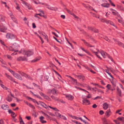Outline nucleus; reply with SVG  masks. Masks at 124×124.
Instances as JSON below:
<instances>
[{
    "label": "nucleus",
    "mask_w": 124,
    "mask_h": 124,
    "mask_svg": "<svg viewBox=\"0 0 124 124\" xmlns=\"http://www.w3.org/2000/svg\"><path fill=\"white\" fill-rule=\"evenodd\" d=\"M70 116L74 119H75L77 120H78V119H80L81 121H83V120H82V119L81 117L79 118L78 117H76L75 116H72L71 115H70Z\"/></svg>",
    "instance_id": "nucleus-22"
},
{
    "label": "nucleus",
    "mask_w": 124,
    "mask_h": 124,
    "mask_svg": "<svg viewBox=\"0 0 124 124\" xmlns=\"http://www.w3.org/2000/svg\"><path fill=\"white\" fill-rule=\"evenodd\" d=\"M51 93L54 95L58 93L54 89L51 90Z\"/></svg>",
    "instance_id": "nucleus-23"
},
{
    "label": "nucleus",
    "mask_w": 124,
    "mask_h": 124,
    "mask_svg": "<svg viewBox=\"0 0 124 124\" xmlns=\"http://www.w3.org/2000/svg\"><path fill=\"white\" fill-rule=\"evenodd\" d=\"M33 54V53L32 51L28 50L26 52L25 55H26L27 57H28L32 55Z\"/></svg>",
    "instance_id": "nucleus-7"
},
{
    "label": "nucleus",
    "mask_w": 124,
    "mask_h": 124,
    "mask_svg": "<svg viewBox=\"0 0 124 124\" xmlns=\"http://www.w3.org/2000/svg\"><path fill=\"white\" fill-rule=\"evenodd\" d=\"M26 52L25 50L23 49H22L20 51H19V53H22L23 54H25V53H26Z\"/></svg>",
    "instance_id": "nucleus-29"
},
{
    "label": "nucleus",
    "mask_w": 124,
    "mask_h": 124,
    "mask_svg": "<svg viewBox=\"0 0 124 124\" xmlns=\"http://www.w3.org/2000/svg\"><path fill=\"white\" fill-rule=\"evenodd\" d=\"M11 96H12V97H14V96L11 93V92H10V94H9L8 96V97L6 98V100L10 102L11 101L12 99V98H11Z\"/></svg>",
    "instance_id": "nucleus-5"
},
{
    "label": "nucleus",
    "mask_w": 124,
    "mask_h": 124,
    "mask_svg": "<svg viewBox=\"0 0 124 124\" xmlns=\"http://www.w3.org/2000/svg\"><path fill=\"white\" fill-rule=\"evenodd\" d=\"M43 97H44L45 98L47 99L49 98V97L48 96L44 94Z\"/></svg>",
    "instance_id": "nucleus-49"
},
{
    "label": "nucleus",
    "mask_w": 124,
    "mask_h": 124,
    "mask_svg": "<svg viewBox=\"0 0 124 124\" xmlns=\"http://www.w3.org/2000/svg\"><path fill=\"white\" fill-rule=\"evenodd\" d=\"M112 13L113 15H116L118 17H121L120 15L116 10L114 12H112Z\"/></svg>",
    "instance_id": "nucleus-15"
},
{
    "label": "nucleus",
    "mask_w": 124,
    "mask_h": 124,
    "mask_svg": "<svg viewBox=\"0 0 124 124\" xmlns=\"http://www.w3.org/2000/svg\"><path fill=\"white\" fill-rule=\"evenodd\" d=\"M30 107L33 108L35 109V108L34 106L32 105V104H31L30 103H29V104L28 105Z\"/></svg>",
    "instance_id": "nucleus-44"
},
{
    "label": "nucleus",
    "mask_w": 124,
    "mask_h": 124,
    "mask_svg": "<svg viewBox=\"0 0 124 124\" xmlns=\"http://www.w3.org/2000/svg\"><path fill=\"white\" fill-rule=\"evenodd\" d=\"M0 124H4L3 121L2 120H0Z\"/></svg>",
    "instance_id": "nucleus-64"
},
{
    "label": "nucleus",
    "mask_w": 124,
    "mask_h": 124,
    "mask_svg": "<svg viewBox=\"0 0 124 124\" xmlns=\"http://www.w3.org/2000/svg\"><path fill=\"white\" fill-rule=\"evenodd\" d=\"M106 20L103 19H100V21L103 23H105Z\"/></svg>",
    "instance_id": "nucleus-54"
},
{
    "label": "nucleus",
    "mask_w": 124,
    "mask_h": 124,
    "mask_svg": "<svg viewBox=\"0 0 124 124\" xmlns=\"http://www.w3.org/2000/svg\"><path fill=\"white\" fill-rule=\"evenodd\" d=\"M110 25L115 26L114 25V24L113 22H112L111 21H110L109 23Z\"/></svg>",
    "instance_id": "nucleus-56"
},
{
    "label": "nucleus",
    "mask_w": 124,
    "mask_h": 124,
    "mask_svg": "<svg viewBox=\"0 0 124 124\" xmlns=\"http://www.w3.org/2000/svg\"><path fill=\"white\" fill-rule=\"evenodd\" d=\"M93 31L95 32L98 33L99 32V31L98 29H93Z\"/></svg>",
    "instance_id": "nucleus-57"
},
{
    "label": "nucleus",
    "mask_w": 124,
    "mask_h": 124,
    "mask_svg": "<svg viewBox=\"0 0 124 124\" xmlns=\"http://www.w3.org/2000/svg\"><path fill=\"white\" fill-rule=\"evenodd\" d=\"M40 59V57H39L38 58H36V59H35L34 60L32 61L33 62H36L37 61L39 60Z\"/></svg>",
    "instance_id": "nucleus-42"
},
{
    "label": "nucleus",
    "mask_w": 124,
    "mask_h": 124,
    "mask_svg": "<svg viewBox=\"0 0 124 124\" xmlns=\"http://www.w3.org/2000/svg\"><path fill=\"white\" fill-rule=\"evenodd\" d=\"M116 43L117 44H118L119 46L123 47L124 46V44L122 42H120L118 41H116Z\"/></svg>",
    "instance_id": "nucleus-24"
},
{
    "label": "nucleus",
    "mask_w": 124,
    "mask_h": 124,
    "mask_svg": "<svg viewBox=\"0 0 124 124\" xmlns=\"http://www.w3.org/2000/svg\"><path fill=\"white\" fill-rule=\"evenodd\" d=\"M30 92L33 96L36 97L37 98L41 99V97L39 95L34 94V93L31 91H30Z\"/></svg>",
    "instance_id": "nucleus-28"
},
{
    "label": "nucleus",
    "mask_w": 124,
    "mask_h": 124,
    "mask_svg": "<svg viewBox=\"0 0 124 124\" xmlns=\"http://www.w3.org/2000/svg\"><path fill=\"white\" fill-rule=\"evenodd\" d=\"M48 114L49 115H51V116H55V115H54V114L52 113H51V112H48Z\"/></svg>",
    "instance_id": "nucleus-58"
},
{
    "label": "nucleus",
    "mask_w": 124,
    "mask_h": 124,
    "mask_svg": "<svg viewBox=\"0 0 124 124\" xmlns=\"http://www.w3.org/2000/svg\"><path fill=\"white\" fill-rule=\"evenodd\" d=\"M6 37L8 39H13L15 38V36L13 34L9 33L7 34Z\"/></svg>",
    "instance_id": "nucleus-3"
},
{
    "label": "nucleus",
    "mask_w": 124,
    "mask_h": 124,
    "mask_svg": "<svg viewBox=\"0 0 124 124\" xmlns=\"http://www.w3.org/2000/svg\"><path fill=\"white\" fill-rule=\"evenodd\" d=\"M16 8L17 10H19L20 9V7L18 5L17 3H16Z\"/></svg>",
    "instance_id": "nucleus-53"
},
{
    "label": "nucleus",
    "mask_w": 124,
    "mask_h": 124,
    "mask_svg": "<svg viewBox=\"0 0 124 124\" xmlns=\"http://www.w3.org/2000/svg\"><path fill=\"white\" fill-rule=\"evenodd\" d=\"M9 49L10 50L14 51V53H15V52H17L18 51L17 50H16L14 49V48H12V47L11 46H10L9 47Z\"/></svg>",
    "instance_id": "nucleus-33"
},
{
    "label": "nucleus",
    "mask_w": 124,
    "mask_h": 124,
    "mask_svg": "<svg viewBox=\"0 0 124 124\" xmlns=\"http://www.w3.org/2000/svg\"><path fill=\"white\" fill-rule=\"evenodd\" d=\"M19 74L21 75H22V76H24L26 78H27L29 79H31V78L30 76L28 75H27L26 74H25L24 73L22 72H19Z\"/></svg>",
    "instance_id": "nucleus-8"
},
{
    "label": "nucleus",
    "mask_w": 124,
    "mask_h": 124,
    "mask_svg": "<svg viewBox=\"0 0 124 124\" xmlns=\"http://www.w3.org/2000/svg\"><path fill=\"white\" fill-rule=\"evenodd\" d=\"M103 123L104 124H108L107 121L106 120H104Z\"/></svg>",
    "instance_id": "nucleus-62"
},
{
    "label": "nucleus",
    "mask_w": 124,
    "mask_h": 124,
    "mask_svg": "<svg viewBox=\"0 0 124 124\" xmlns=\"http://www.w3.org/2000/svg\"><path fill=\"white\" fill-rule=\"evenodd\" d=\"M32 101L34 103H36L38 105H39L38 102L35 99H33Z\"/></svg>",
    "instance_id": "nucleus-47"
},
{
    "label": "nucleus",
    "mask_w": 124,
    "mask_h": 124,
    "mask_svg": "<svg viewBox=\"0 0 124 124\" xmlns=\"http://www.w3.org/2000/svg\"><path fill=\"white\" fill-rule=\"evenodd\" d=\"M96 51H93V53L95 54V55L99 58H100L101 60L102 59L99 56L100 54H101V55L104 58H106L105 54L106 53L104 52L103 51L101 52L98 49H96Z\"/></svg>",
    "instance_id": "nucleus-1"
},
{
    "label": "nucleus",
    "mask_w": 124,
    "mask_h": 124,
    "mask_svg": "<svg viewBox=\"0 0 124 124\" xmlns=\"http://www.w3.org/2000/svg\"><path fill=\"white\" fill-rule=\"evenodd\" d=\"M124 118L123 117H118V119L121 121H123V119H124Z\"/></svg>",
    "instance_id": "nucleus-59"
},
{
    "label": "nucleus",
    "mask_w": 124,
    "mask_h": 124,
    "mask_svg": "<svg viewBox=\"0 0 124 124\" xmlns=\"http://www.w3.org/2000/svg\"><path fill=\"white\" fill-rule=\"evenodd\" d=\"M101 5L104 7L108 8L109 7V4L108 3H103L101 4Z\"/></svg>",
    "instance_id": "nucleus-25"
},
{
    "label": "nucleus",
    "mask_w": 124,
    "mask_h": 124,
    "mask_svg": "<svg viewBox=\"0 0 124 124\" xmlns=\"http://www.w3.org/2000/svg\"><path fill=\"white\" fill-rule=\"evenodd\" d=\"M81 48L83 51L85 52V53H88V52L87 51V50L85 49L84 48L82 47H81Z\"/></svg>",
    "instance_id": "nucleus-52"
},
{
    "label": "nucleus",
    "mask_w": 124,
    "mask_h": 124,
    "mask_svg": "<svg viewBox=\"0 0 124 124\" xmlns=\"http://www.w3.org/2000/svg\"><path fill=\"white\" fill-rule=\"evenodd\" d=\"M0 85L1 86V87L2 88H3V89H5V90H7V89L8 88L7 87H6L5 86H4V85H3L1 84Z\"/></svg>",
    "instance_id": "nucleus-39"
},
{
    "label": "nucleus",
    "mask_w": 124,
    "mask_h": 124,
    "mask_svg": "<svg viewBox=\"0 0 124 124\" xmlns=\"http://www.w3.org/2000/svg\"><path fill=\"white\" fill-rule=\"evenodd\" d=\"M43 97H44L45 98L47 99L49 98V97L48 96L44 94Z\"/></svg>",
    "instance_id": "nucleus-48"
},
{
    "label": "nucleus",
    "mask_w": 124,
    "mask_h": 124,
    "mask_svg": "<svg viewBox=\"0 0 124 124\" xmlns=\"http://www.w3.org/2000/svg\"><path fill=\"white\" fill-rule=\"evenodd\" d=\"M51 97L55 101H57L58 100V98L54 97L53 96H51Z\"/></svg>",
    "instance_id": "nucleus-37"
},
{
    "label": "nucleus",
    "mask_w": 124,
    "mask_h": 124,
    "mask_svg": "<svg viewBox=\"0 0 124 124\" xmlns=\"http://www.w3.org/2000/svg\"><path fill=\"white\" fill-rule=\"evenodd\" d=\"M110 85L109 84H108L106 87L108 89H110Z\"/></svg>",
    "instance_id": "nucleus-63"
},
{
    "label": "nucleus",
    "mask_w": 124,
    "mask_h": 124,
    "mask_svg": "<svg viewBox=\"0 0 124 124\" xmlns=\"http://www.w3.org/2000/svg\"><path fill=\"white\" fill-rule=\"evenodd\" d=\"M111 83L113 85V87H114L116 86V85L115 83L114 82L112 81L111 82Z\"/></svg>",
    "instance_id": "nucleus-61"
},
{
    "label": "nucleus",
    "mask_w": 124,
    "mask_h": 124,
    "mask_svg": "<svg viewBox=\"0 0 124 124\" xmlns=\"http://www.w3.org/2000/svg\"><path fill=\"white\" fill-rule=\"evenodd\" d=\"M22 1V3L23 4L27 6V8L29 9H31V6L27 2L24 1L23 0H21Z\"/></svg>",
    "instance_id": "nucleus-6"
},
{
    "label": "nucleus",
    "mask_w": 124,
    "mask_h": 124,
    "mask_svg": "<svg viewBox=\"0 0 124 124\" xmlns=\"http://www.w3.org/2000/svg\"><path fill=\"white\" fill-rule=\"evenodd\" d=\"M38 32L40 35H42L43 36L45 34L44 33L40 31H38Z\"/></svg>",
    "instance_id": "nucleus-40"
},
{
    "label": "nucleus",
    "mask_w": 124,
    "mask_h": 124,
    "mask_svg": "<svg viewBox=\"0 0 124 124\" xmlns=\"http://www.w3.org/2000/svg\"><path fill=\"white\" fill-rule=\"evenodd\" d=\"M66 96L68 99L70 100H72L74 98L73 97L70 95H66Z\"/></svg>",
    "instance_id": "nucleus-14"
},
{
    "label": "nucleus",
    "mask_w": 124,
    "mask_h": 124,
    "mask_svg": "<svg viewBox=\"0 0 124 124\" xmlns=\"http://www.w3.org/2000/svg\"><path fill=\"white\" fill-rule=\"evenodd\" d=\"M43 37L44 38V39H46L47 41H48V39H47V36L45 34L43 36Z\"/></svg>",
    "instance_id": "nucleus-43"
},
{
    "label": "nucleus",
    "mask_w": 124,
    "mask_h": 124,
    "mask_svg": "<svg viewBox=\"0 0 124 124\" xmlns=\"http://www.w3.org/2000/svg\"><path fill=\"white\" fill-rule=\"evenodd\" d=\"M104 113V112L103 110H101L99 111V114L101 115H102Z\"/></svg>",
    "instance_id": "nucleus-55"
},
{
    "label": "nucleus",
    "mask_w": 124,
    "mask_h": 124,
    "mask_svg": "<svg viewBox=\"0 0 124 124\" xmlns=\"http://www.w3.org/2000/svg\"><path fill=\"white\" fill-rule=\"evenodd\" d=\"M82 98L83 99V104L85 105H88L89 104V101L88 100H87L86 98V96L85 95H83L82 96Z\"/></svg>",
    "instance_id": "nucleus-2"
},
{
    "label": "nucleus",
    "mask_w": 124,
    "mask_h": 124,
    "mask_svg": "<svg viewBox=\"0 0 124 124\" xmlns=\"http://www.w3.org/2000/svg\"><path fill=\"white\" fill-rule=\"evenodd\" d=\"M4 20L3 17L1 16H0V21H2Z\"/></svg>",
    "instance_id": "nucleus-46"
},
{
    "label": "nucleus",
    "mask_w": 124,
    "mask_h": 124,
    "mask_svg": "<svg viewBox=\"0 0 124 124\" xmlns=\"http://www.w3.org/2000/svg\"><path fill=\"white\" fill-rule=\"evenodd\" d=\"M111 113L110 109L107 110L105 114L107 117H109L111 114Z\"/></svg>",
    "instance_id": "nucleus-9"
},
{
    "label": "nucleus",
    "mask_w": 124,
    "mask_h": 124,
    "mask_svg": "<svg viewBox=\"0 0 124 124\" xmlns=\"http://www.w3.org/2000/svg\"><path fill=\"white\" fill-rule=\"evenodd\" d=\"M83 41H84V43L85 44V45L86 46H89L90 47H92V46H91V45L88 43L87 42L85 41L84 40H83Z\"/></svg>",
    "instance_id": "nucleus-31"
},
{
    "label": "nucleus",
    "mask_w": 124,
    "mask_h": 124,
    "mask_svg": "<svg viewBox=\"0 0 124 124\" xmlns=\"http://www.w3.org/2000/svg\"><path fill=\"white\" fill-rule=\"evenodd\" d=\"M108 1L110 3L111 5L112 6H113L114 7H115V5L112 2V1L110 0H108Z\"/></svg>",
    "instance_id": "nucleus-41"
},
{
    "label": "nucleus",
    "mask_w": 124,
    "mask_h": 124,
    "mask_svg": "<svg viewBox=\"0 0 124 124\" xmlns=\"http://www.w3.org/2000/svg\"><path fill=\"white\" fill-rule=\"evenodd\" d=\"M70 81L74 85H78L76 79L73 78H72L71 80H70Z\"/></svg>",
    "instance_id": "nucleus-17"
},
{
    "label": "nucleus",
    "mask_w": 124,
    "mask_h": 124,
    "mask_svg": "<svg viewBox=\"0 0 124 124\" xmlns=\"http://www.w3.org/2000/svg\"><path fill=\"white\" fill-rule=\"evenodd\" d=\"M48 107L50 108L53 109V110H54L56 111H59V110L56 108L52 107L50 106H49Z\"/></svg>",
    "instance_id": "nucleus-32"
},
{
    "label": "nucleus",
    "mask_w": 124,
    "mask_h": 124,
    "mask_svg": "<svg viewBox=\"0 0 124 124\" xmlns=\"http://www.w3.org/2000/svg\"><path fill=\"white\" fill-rule=\"evenodd\" d=\"M104 39H105L106 40L108 41L109 42H112L110 41V40L107 37H105L104 38Z\"/></svg>",
    "instance_id": "nucleus-35"
},
{
    "label": "nucleus",
    "mask_w": 124,
    "mask_h": 124,
    "mask_svg": "<svg viewBox=\"0 0 124 124\" xmlns=\"http://www.w3.org/2000/svg\"><path fill=\"white\" fill-rule=\"evenodd\" d=\"M13 76H14L16 78L19 79L20 80H22V78L17 73H14L13 74Z\"/></svg>",
    "instance_id": "nucleus-11"
},
{
    "label": "nucleus",
    "mask_w": 124,
    "mask_h": 124,
    "mask_svg": "<svg viewBox=\"0 0 124 124\" xmlns=\"http://www.w3.org/2000/svg\"><path fill=\"white\" fill-rule=\"evenodd\" d=\"M38 103H39V105L40 104V105L46 108L47 109L48 108V107L43 102L41 101H39V102Z\"/></svg>",
    "instance_id": "nucleus-10"
},
{
    "label": "nucleus",
    "mask_w": 124,
    "mask_h": 124,
    "mask_svg": "<svg viewBox=\"0 0 124 124\" xmlns=\"http://www.w3.org/2000/svg\"><path fill=\"white\" fill-rule=\"evenodd\" d=\"M9 71L11 73L13 74H13L14 73H15L14 72V71L11 70H9Z\"/></svg>",
    "instance_id": "nucleus-60"
},
{
    "label": "nucleus",
    "mask_w": 124,
    "mask_h": 124,
    "mask_svg": "<svg viewBox=\"0 0 124 124\" xmlns=\"http://www.w3.org/2000/svg\"><path fill=\"white\" fill-rule=\"evenodd\" d=\"M98 92H100L102 93H104V92L102 91L101 89H98Z\"/></svg>",
    "instance_id": "nucleus-51"
},
{
    "label": "nucleus",
    "mask_w": 124,
    "mask_h": 124,
    "mask_svg": "<svg viewBox=\"0 0 124 124\" xmlns=\"http://www.w3.org/2000/svg\"><path fill=\"white\" fill-rule=\"evenodd\" d=\"M117 93L120 96H121L122 92L120 89L118 87H117Z\"/></svg>",
    "instance_id": "nucleus-18"
},
{
    "label": "nucleus",
    "mask_w": 124,
    "mask_h": 124,
    "mask_svg": "<svg viewBox=\"0 0 124 124\" xmlns=\"http://www.w3.org/2000/svg\"><path fill=\"white\" fill-rule=\"evenodd\" d=\"M116 6L117 8L118 9H119L120 10H121L122 9V8H123V7H122L121 6L118 5V4H117L116 5Z\"/></svg>",
    "instance_id": "nucleus-30"
},
{
    "label": "nucleus",
    "mask_w": 124,
    "mask_h": 124,
    "mask_svg": "<svg viewBox=\"0 0 124 124\" xmlns=\"http://www.w3.org/2000/svg\"><path fill=\"white\" fill-rule=\"evenodd\" d=\"M47 6V8L48 9L52 10H57V8H54L53 7H51L49 6L46 5Z\"/></svg>",
    "instance_id": "nucleus-26"
},
{
    "label": "nucleus",
    "mask_w": 124,
    "mask_h": 124,
    "mask_svg": "<svg viewBox=\"0 0 124 124\" xmlns=\"http://www.w3.org/2000/svg\"><path fill=\"white\" fill-rule=\"evenodd\" d=\"M40 121L42 123H46V121L43 120L44 118V117L42 116H41L40 117Z\"/></svg>",
    "instance_id": "nucleus-19"
},
{
    "label": "nucleus",
    "mask_w": 124,
    "mask_h": 124,
    "mask_svg": "<svg viewBox=\"0 0 124 124\" xmlns=\"http://www.w3.org/2000/svg\"><path fill=\"white\" fill-rule=\"evenodd\" d=\"M66 11H67V12L69 13V14L71 15H72L73 13H72L69 10L67 9H66Z\"/></svg>",
    "instance_id": "nucleus-50"
},
{
    "label": "nucleus",
    "mask_w": 124,
    "mask_h": 124,
    "mask_svg": "<svg viewBox=\"0 0 124 124\" xmlns=\"http://www.w3.org/2000/svg\"><path fill=\"white\" fill-rule=\"evenodd\" d=\"M7 29V27L5 26H3L0 28V31L3 32H5V31Z\"/></svg>",
    "instance_id": "nucleus-16"
},
{
    "label": "nucleus",
    "mask_w": 124,
    "mask_h": 124,
    "mask_svg": "<svg viewBox=\"0 0 124 124\" xmlns=\"http://www.w3.org/2000/svg\"><path fill=\"white\" fill-rule=\"evenodd\" d=\"M11 116H12L13 118H15V117L16 115L15 114V113L13 112L11 114Z\"/></svg>",
    "instance_id": "nucleus-45"
},
{
    "label": "nucleus",
    "mask_w": 124,
    "mask_h": 124,
    "mask_svg": "<svg viewBox=\"0 0 124 124\" xmlns=\"http://www.w3.org/2000/svg\"><path fill=\"white\" fill-rule=\"evenodd\" d=\"M53 86L54 87H56V88H59L60 87V86H59L58 85L55 84H53Z\"/></svg>",
    "instance_id": "nucleus-36"
},
{
    "label": "nucleus",
    "mask_w": 124,
    "mask_h": 124,
    "mask_svg": "<svg viewBox=\"0 0 124 124\" xmlns=\"http://www.w3.org/2000/svg\"><path fill=\"white\" fill-rule=\"evenodd\" d=\"M60 118H62V119H63L64 120H66L67 118L66 117H65L64 116H63V115H61Z\"/></svg>",
    "instance_id": "nucleus-38"
},
{
    "label": "nucleus",
    "mask_w": 124,
    "mask_h": 124,
    "mask_svg": "<svg viewBox=\"0 0 124 124\" xmlns=\"http://www.w3.org/2000/svg\"><path fill=\"white\" fill-rule=\"evenodd\" d=\"M78 88L80 90H83L84 91L86 92L87 93V94L88 95H87L86 96H86V99L87 98H89L91 97V96L89 94V93L88 92L86 91V90L85 89H81L80 88Z\"/></svg>",
    "instance_id": "nucleus-12"
},
{
    "label": "nucleus",
    "mask_w": 124,
    "mask_h": 124,
    "mask_svg": "<svg viewBox=\"0 0 124 124\" xmlns=\"http://www.w3.org/2000/svg\"><path fill=\"white\" fill-rule=\"evenodd\" d=\"M9 14L10 15V17H11L12 20H13L15 23H17V21L15 18L12 12H10L9 13Z\"/></svg>",
    "instance_id": "nucleus-4"
},
{
    "label": "nucleus",
    "mask_w": 124,
    "mask_h": 124,
    "mask_svg": "<svg viewBox=\"0 0 124 124\" xmlns=\"http://www.w3.org/2000/svg\"><path fill=\"white\" fill-rule=\"evenodd\" d=\"M17 60L18 61H23L27 60V58L24 57H20L17 58Z\"/></svg>",
    "instance_id": "nucleus-13"
},
{
    "label": "nucleus",
    "mask_w": 124,
    "mask_h": 124,
    "mask_svg": "<svg viewBox=\"0 0 124 124\" xmlns=\"http://www.w3.org/2000/svg\"><path fill=\"white\" fill-rule=\"evenodd\" d=\"M55 115L56 116H57L59 117L60 118L61 115L60 114L56 112H55Z\"/></svg>",
    "instance_id": "nucleus-34"
},
{
    "label": "nucleus",
    "mask_w": 124,
    "mask_h": 124,
    "mask_svg": "<svg viewBox=\"0 0 124 124\" xmlns=\"http://www.w3.org/2000/svg\"><path fill=\"white\" fill-rule=\"evenodd\" d=\"M1 108L4 110H7L8 109L9 107L8 105H2L1 107Z\"/></svg>",
    "instance_id": "nucleus-21"
},
{
    "label": "nucleus",
    "mask_w": 124,
    "mask_h": 124,
    "mask_svg": "<svg viewBox=\"0 0 124 124\" xmlns=\"http://www.w3.org/2000/svg\"><path fill=\"white\" fill-rule=\"evenodd\" d=\"M108 107V105L106 103H105L103 104V108L105 110L107 109Z\"/></svg>",
    "instance_id": "nucleus-20"
},
{
    "label": "nucleus",
    "mask_w": 124,
    "mask_h": 124,
    "mask_svg": "<svg viewBox=\"0 0 124 124\" xmlns=\"http://www.w3.org/2000/svg\"><path fill=\"white\" fill-rule=\"evenodd\" d=\"M5 75L7 77L8 79L11 80L13 81V78L10 76L8 75L6 73L5 74Z\"/></svg>",
    "instance_id": "nucleus-27"
}]
</instances>
